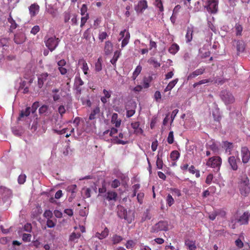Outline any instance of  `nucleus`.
<instances>
[{
  "label": "nucleus",
  "instance_id": "27",
  "mask_svg": "<svg viewBox=\"0 0 250 250\" xmlns=\"http://www.w3.org/2000/svg\"><path fill=\"white\" fill-rule=\"evenodd\" d=\"M167 229V222L164 221H160L157 223V229L160 230H166Z\"/></svg>",
  "mask_w": 250,
  "mask_h": 250
},
{
  "label": "nucleus",
  "instance_id": "12",
  "mask_svg": "<svg viewBox=\"0 0 250 250\" xmlns=\"http://www.w3.org/2000/svg\"><path fill=\"white\" fill-rule=\"evenodd\" d=\"M241 154L242 157V162L243 163H247L250 158V152L248 148L246 147H242L241 148Z\"/></svg>",
  "mask_w": 250,
  "mask_h": 250
},
{
  "label": "nucleus",
  "instance_id": "7",
  "mask_svg": "<svg viewBox=\"0 0 250 250\" xmlns=\"http://www.w3.org/2000/svg\"><path fill=\"white\" fill-rule=\"evenodd\" d=\"M249 221V216L248 213L244 212V214L241 216L239 218L231 219V223L235 224L238 223L240 225H245L248 223Z\"/></svg>",
  "mask_w": 250,
  "mask_h": 250
},
{
  "label": "nucleus",
  "instance_id": "36",
  "mask_svg": "<svg viewBox=\"0 0 250 250\" xmlns=\"http://www.w3.org/2000/svg\"><path fill=\"white\" fill-rule=\"evenodd\" d=\"M123 237L117 234L113 235L112 237V243L114 245L119 243L123 240Z\"/></svg>",
  "mask_w": 250,
  "mask_h": 250
},
{
  "label": "nucleus",
  "instance_id": "33",
  "mask_svg": "<svg viewBox=\"0 0 250 250\" xmlns=\"http://www.w3.org/2000/svg\"><path fill=\"white\" fill-rule=\"evenodd\" d=\"M178 81V79H175V80L169 82L166 88L165 89V92L171 90L177 83Z\"/></svg>",
  "mask_w": 250,
  "mask_h": 250
},
{
  "label": "nucleus",
  "instance_id": "22",
  "mask_svg": "<svg viewBox=\"0 0 250 250\" xmlns=\"http://www.w3.org/2000/svg\"><path fill=\"white\" fill-rule=\"evenodd\" d=\"M234 28L235 31V35L236 36L240 37L242 35L243 27L242 24L239 22L236 23Z\"/></svg>",
  "mask_w": 250,
  "mask_h": 250
},
{
  "label": "nucleus",
  "instance_id": "38",
  "mask_svg": "<svg viewBox=\"0 0 250 250\" xmlns=\"http://www.w3.org/2000/svg\"><path fill=\"white\" fill-rule=\"evenodd\" d=\"M207 148H209L214 152H217L218 151V146L212 141L209 142L208 144V145Z\"/></svg>",
  "mask_w": 250,
  "mask_h": 250
},
{
  "label": "nucleus",
  "instance_id": "23",
  "mask_svg": "<svg viewBox=\"0 0 250 250\" xmlns=\"http://www.w3.org/2000/svg\"><path fill=\"white\" fill-rule=\"evenodd\" d=\"M118 115L117 113H113L111 117V123L115 124L116 127H118L120 126L121 123V120L118 119Z\"/></svg>",
  "mask_w": 250,
  "mask_h": 250
},
{
  "label": "nucleus",
  "instance_id": "26",
  "mask_svg": "<svg viewBox=\"0 0 250 250\" xmlns=\"http://www.w3.org/2000/svg\"><path fill=\"white\" fill-rule=\"evenodd\" d=\"M100 112V109L99 107H95L91 112L89 116V120H92L96 118L97 115H99Z\"/></svg>",
  "mask_w": 250,
  "mask_h": 250
},
{
  "label": "nucleus",
  "instance_id": "52",
  "mask_svg": "<svg viewBox=\"0 0 250 250\" xmlns=\"http://www.w3.org/2000/svg\"><path fill=\"white\" fill-rule=\"evenodd\" d=\"M39 103L38 102H34L32 105V107H30V110H31V112H32V113H34L37 108L39 107Z\"/></svg>",
  "mask_w": 250,
  "mask_h": 250
},
{
  "label": "nucleus",
  "instance_id": "20",
  "mask_svg": "<svg viewBox=\"0 0 250 250\" xmlns=\"http://www.w3.org/2000/svg\"><path fill=\"white\" fill-rule=\"evenodd\" d=\"M111 93L112 92L111 91H108L105 89L103 90V94H104V96L101 97V101L104 104L107 103V99L111 97Z\"/></svg>",
  "mask_w": 250,
  "mask_h": 250
},
{
  "label": "nucleus",
  "instance_id": "53",
  "mask_svg": "<svg viewBox=\"0 0 250 250\" xmlns=\"http://www.w3.org/2000/svg\"><path fill=\"white\" fill-rule=\"evenodd\" d=\"M64 22H67L70 19V13L69 11H65L63 15Z\"/></svg>",
  "mask_w": 250,
  "mask_h": 250
},
{
  "label": "nucleus",
  "instance_id": "2",
  "mask_svg": "<svg viewBox=\"0 0 250 250\" xmlns=\"http://www.w3.org/2000/svg\"><path fill=\"white\" fill-rule=\"evenodd\" d=\"M118 132L117 129L112 128L110 130H106L103 132V138L105 141L111 140L110 137H113L112 142L116 144L125 145L127 143V141H124L118 139L117 136H115Z\"/></svg>",
  "mask_w": 250,
  "mask_h": 250
},
{
  "label": "nucleus",
  "instance_id": "21",
  "mask_svg": "<svg viewBox=\"0 0 250 250\" xmlns=\"http://www.w3.org/2000/svg\"><path fill=\"white\" fill-rule=\"evenodd\" d=\"M113 51V45L110 41H106L105 43L104 51L106 55H109Z\"/></svg>",
  "mask_w": 250,
  "mask_h": 250
},
{
  "label": "nucleus",
  "instance_id": "45",
  "mask_svg": "<svg viewBox=\"0 0 250 250\" xmlns=\"http://www.w3.org/2000/svg\"><path fill=\"white\" fill-rule=\"evenodd\" d=\"M213 82V81L212 80H211L210 79L202 80L200 81L199 82H198L197 83H195L193 85V86L194 87H195L196 86H198L199 85H201V84H205L206 83H209V82Z\"/></svg>",
  "mask_w": 250,
  "mask_h": 250
},
{
  "label": "nucleus",
  "instance_id": "62",
  "mask_svg": "<svg viewBox=\"0 0 250 250\" xmlns=\"http://www.w3.org/2000/svg\"><path fill=\"white\" fill-rule=\"evenodd\" d=\"M107 36V34L105 32H103L100 33L99 35V40L103 42Z\"/></svg>",
  "mask_w": 250,
  "mask_h": 250
},
{
  "label": "nucleus",
  "instance_id": "64",
  "mask_svg": "<svg viewBox=\"0 0 250 250\" xmlns=\"http://www.w3.org/2000/svg\"><path fill=\"white\" fill-rule=\"evenodd\" d=\"M24 230L30 232L32 231V226L30 223H26L24 226Z\"/></svg>",
  "mask_w": 250,
  "mask_h": 250
},
{
  "label": "nucleus",
  "instance_id": "43",
  "mask_svg": "<svg viewBox=\"0 0 250 250\" xmlns=\"http://www.w3.org/2000/svg\"><path fill=\"white\" fill-rule=\"evenodd\" d=\"M170 156L172 160L175 161L179 158L180 153L178 151L174 150L171 152Z\"/></svg>",
  "mask_w": 250,
  "mask_h": 250
},
{
  "label": "nucleus",
  "instance_id": "46",
  "mask_svg": "<svg viewBox=\"0 0 250 250\" xmlns=\"http://www.w3.org/2000/svg\"><path fill=\"white\" fill-rule=\"evenodd\" d=\"M89 19V14H86L85 16H82L81 18V25L80 26L81 27H83L86 22L87 21V20Z\"/></svg>",
  "mask_w": 250,
  "mask_h": 250
},
{
  "label": "nucleus",
  "instance_id": "49",
  "mask_svg": "<svg viewBox=\"0 0 250 250\" xmlns=\"http://www.w3.org/2000/svg\"><path fill=\"white\" fill-rule=\"evenodd\" d=\"M31 235L29 233H23L22 235V240L25 242H30L31 241Z\"/></svg>",
  "mask_w": 250,
  "mask_h": 250
},
{
  "label": "nucleus",
  "instance_id": "61",
  "mask_svg": "<svg viewBox=\"0 0 250 250\" xmlns=\"http://www.w3.org/2000/svg\"><path fill=\"white\" fill-rule=\"evenodd\" d=\"M65 108L64 106L62 105H60L58 108V112L61 115V116H62L65 113Z\"/></svg>",
  "mask_w": 250,
  "mask_h": 250
},
{
  "label": "nucleus",
  "instance_id": "13",
  "mask_svg": "<svg viewBox=\"0 0 250 250\" xmlns=\"http://www.w3.org/2000/svg\"><path fill=\"white\" fill-rule=\"evenodd\" d=\"M49 74L47 73H43L38 76V86L41 88L44 84V82L47 80Z\"/></svg>",
  "mask_w": 250,
  "mask_h": 250
},
{
  "label": "nucleus",
  "instance_id": "55",
  "mask_svg": "<svg viewBox=\"0 0 250 250\" xmlns=\"http://www.w3.org/2000/svg\"><path fill=\"white\" fill-rule=\"evenodd\" d=\"M120 184L121 183L119 180H118V179H115L111 183V187L112 188H115L120 186Z\"/></svg>",
  "mask_w": 250,
  "mask_h": 250
},
{
  "label": "nucleus",
  "instance_id": "35",
  "mask_svg": "<svg viewBox=\"0 0 250 250\" xmlns=\"http://www.w3.org/2000/svg\"><path fill=\"white\" fill-rule=\"evenodd\" d=\"M185 244L190 250H195L196 248L194 241L187 240H186Z\"/></svg>",
  "mask_w": 250,
  "mask_h": 250
},
{
  "label": "nucleus",
  "instance_id": "11",
  "mask_svg": "<svg viewBox=\"0 0 250 250\" xmlns=\"http://www.w3.org/2000/svg\"><path fill=\"white\" fill-rule=\"evenodd\" d=\"M26 40L25 35L22 32L16 33L14 36V42L16 43L19 44L23 43Z\"/></svg>",
  "mask_w": 250,
  "mask_h": 250
},
{
  "label": "nucleus",
  "instance_id": "48",
  "mask_svg": "<svg viewBox=\"0 0 250 250\" xmlns=\"http://www.w3.org/2000/svg\"><path fill=\"white\" fill-rule=\"evenodd\" d=\"M120 55V52L119 51H116L114 52V56L112 59L110 60V62H116Z\"/></svg>",
  "mask_w": 250,
  "mask_h": 250
},
{
  "label": "nucleus",
  "instance_id": "60",
  "mask_svg": "<svg viewBox=\"0 0 250 250\" xmlns=\"http://www.w3.org/2000/svg\"><path fill=\"white\" fill-rule=\"evenodd\" d=\"M144 197V194L143 192H140L137 194V200L140 204H142Z\"/></svg>",
  "mask_w": 250,
  "mask_h": 250
},
{
  "label": "nucleus",
  "instance_id": "8",
  "mask_svg": "<svg viewBox=\"0 0 250 250\" xmlns=\"http://www.w3.org/2000/svg\"><path fill=\"white\" fill-rule=\"evenodd\" d=\"M221 164V159L219 157L210 158L207 162V165L212 167H218Z\"/></svg>",
  "mask_w": 250,
  "mask_h": 250
},
{
  "label": "nucleus",
  "instance_id": "18",
  "mask_svg": "<svg viewBox=\"0 0 250 250\" xmlns=\"http://www.w3.org/2000/svg\"><path fill=\"white\" fill-rule=\"evenodd\" d=\"M246 44L243 40H238L236 42V49L238 53H242L245 50Z\"/></svg>",
  "mask_w": 250,
  "mask_h": 250
},
{
  "label": "nucleus",
  "instance_id": "37",
  "mask_svg": "<svg viewBox=\"0 0 250 250\" xmlns=\"http://www.w3.org/2000/svg\"><path fill=\"white\" fill-rule=\"evenodd\" d=\"M81 234L79 232H72L69 236V241L73 242L75 241L76 240H77L81 237Z\"/></svg>",
  "mask_w": 250,
  "mask_h": 250
},
{
  "label": "nucleus",
  "instance_id": "40",
  "mask_svg": "<svg viewBox=\"0 0 250 250\" xmlns=\"http://www.w3.org/2000/svg\"><path fill=\"white\" fill-rule=\"evenodd\" d=\"M142 70V67L140 65H139L136 68L135 71L133 73V75L132 76V78L133 80H135L138 75L141 73Z\"/></svg>",
  "mask_w": 250,
  "mask_h": 250
},
{
  "label": "nucleus",
  "instance_id": "14",
  "mask_svg": "<svg viewBox=\"0 0 250 250\" xmlns=\"http://www.w3.org/2000/svg\"><path fill=\"white\" fill-rule=\"evenodd\" d=\"M237 161H238L239 162H240L239 158H238L237 160L234 156H230L228 158L229 164L231 167V168L234 171H236L238 169Z\"/></svg>",
  "mask_w": 250,
  "mask_h": 250
},
{
  "label": "nucleus",
  "instance_id": "58",
  "mask_svg": "<svg viewBox=\"0 0 250 250\" xmlns=\"http://www.w3.org/2000/svg\"><path fill=\"white\" fill-rule=\"evenodd\" d=\"M40 28L39 26L38 25H35L34 26L31 30V33L33 34V35H36L37 33H38L40 31Z\"/></svg>",
  "mask_w": 250,
  "mask_h": 250
},
{
  "label": "nucleus",
  "instance_id": "34",
  "mask_svg": "<svg viewBox=\"0 0 250 250\" xmlns=\"http://www.w3.org/2000/svg\"><path fill=\"white\" fill-rule=\"evenodd\" d=\"M212 115L214 118V120L215 121L219 122L221 116L220 115V113L219 112V110L218 108H216L214 110V111H213L212 112Z\"/></svg>",
  "mask_w": 250,
  "mask_h": 250
},
{
  "label": "nucleus",
  "instance_id": "47",
  "mask_svg": "<svg viewBox=\"0 0 250 250\" xmlns=\"http://www.w3.org/2000/svg\"><path fill=\"white\" fill-rule=\"evenodd\" d=\"M26 176L25 174H21L19 175L18 179L19 184H23L26 181Z\"/></svg>",
  "mask_w": 250,
  "mask_h": 250
},
{
  "label": "nucleus",
  "instance_id": "32",
  "mask_svg": "<svg viewBox=\"0 0 250 250\" xmlns=\"http://www.w3.org/2000/svg\"><path fill=\"white\" fill-rule=\"evenodd\" d=\"M152 78L151 76L145 77L143 79V86L145 88L149 87V83L151 82Z\"/></svg>",
  "mask_w": 250,
  "mask_h": 250
},
{
  "label": "nucleus",
  "instance_id": "29",
  "mask_svg": "<svg viewBox=\"0 0 250 250\" xmlns=\"http://www.w3.org/2000/svg\"><path fill=\"white\" fill-rule=\"evenodd\" d=\"M7 20L11 24L10 26V30H14L17 27V24L16 23L15 21L13 19L11 13L9 14Z\"/></svg>",
  "mask_w": 250,
  "mask_h": 250
},
{
  "label": "nucleus",
  "instance_id": "50",
  "mask_svg": "<svg viewBox=\"0 0 250 250\" xmlns=\"http://www.w3.org/2000/svg\"><path fill=\"white\" fill-rule=\"evenodd\" d=\"M81 14L82 16H85L86 14H88L87 13V7L86 4H83L81 8Z\"/></svg>",
  "mask_w": 250,
  "mask_h": 250
},
{
  "label": "nucleus",
  "instance_id": "3",
  "mask_svg": "<svg viewBox=\"0 0 250 250\" xmlns=\"http://www.w3.org/2000/svg\"><path fill=\"white\" fill-rule=\"evenodd\" d=\"M220 97L225 104H232L235 99L232 93L227 90H223L220 92Z\"/></svg>",
  "mask_w": 250,
  "mask_h": 250
},
{
  "label": "nucleus",
  "instance_id": "41",
  "mask_svg": "<svg viewBox=\"0 0 250 250\" xmlns=\"http://www.w3.org/2000/svg\"><path fill=\"white\" fill-rule=\"evenodd\" d=\"M48 106L47 105H42L39 109L40 114H45L48 113Z\"/></svg>",
  "mask_w": 250,
  "mask_h": 250
},
{
  "label": "nucleus",
  "instance_id": "16",
  "mask_svg": "<svg viewBox=\"0 0 250 250\" xmlns=\"http://www.w3.org/2000/svg\"><path fill=\"white\" fill-rule=\"evenodd\" d=\"M40 6L36 3L32 4L29 7L31 17H35L39 12Z\"/></svg>",
  "mask_w": 250,
  "mask_h": 250
},
{
  "label": "nucleus",
  "instance_id": "24",
  "mask_svg": "<svg viewBox=\"0 0 250 250\" xmlns=\"http://www.w3.org/2000/svg\"><path fill=\"white\" fill-rule=\"evenodd\" d=\"M109 233L108 229L105 227L104 230L101 233L97 232L96 233V237L100 239H103L106 237Z\"/></svg>",
  "mask_w": 250,
  "mask_h": 250
},
{
  "label": "nucleus",
  "instance_id": "31",
  "mask_svg": "<svg viewBox=\"0 0 250 250\" xmlns=\"http://www.w3.org/2000/svg\"><path fill=\"white\" fill-rule=\"evenodd\" d=\"M193 30L192 28L188 27L187 28V34L186 35V41L187 42H190L192 39Z\"/></svg>",
  "mask_w": 250,
  "mask_h": 250
},
{
  "label": "nucleus",
  "instance_id": "5",
  "mask_svg": "<svg viewBox=\"0 0 250 250\" xmlns=\"http://www.w3.org/2000/svg\"><path fill=\"white\" fill-rule=\"evenodd\" d=\"M60 42V40L58 38H56V36H53L46 40L45 43L48 49L52 51L58 46Z\"/></svg>",
  "mask_w": 250,
  "mask_h": 250
},
{
  "label": "nucleus",
  "instance_id": "42",
  "mask_svg": "<svg viewBox=\"0 0 250 250\" xmlns=\"http://www.w3.org/2000/svg\"><path fill=\"white\" fill-rule=\"evenodd\" d=\"M232 144L231 143L228 142L227 141L224 142L223 147L225 148L227 152H230L232 148Z\"/></svg>",
  "mask_w": 250,
  "mask_h": 250
},
{
  "label": "nucleus",
  "instance_id": "54",
  "mask_svg": "<svg viewBox=\"0 0 250 250\" xmlns=\"http://www.w3.org/2000/svg\"><path fill=\"white\" fill-rule=\"evenodd\" d=\"M174 141V136H173V131H170L168 136L167 137V142L169 144H171L173 143Z\"/></svg>",
  "mask_w": 250,
  "mask_h": 250
},
{
  "label": "nucleus",
  "instance_id": "51",
  "mask_svg": "<svg viewBox=\"0 0 250 250\" xmlns=\"http://www.w3.org/2000/svg\"><path fill=\"white\" fill-rule=\"evenodd\" d=\"M43 216L44 218H46L47 219H49L53 217V213L51 210H46L44 211Z\"/></svg>",
  "mask_w": 250,
  "mask_h": 250
},
{
  "label": "nucleus",
  "instance_id": "57",
  "mask_svg": "<svg viewBox=\"0 0 250 250\" xmlns=\"http://www.w3.org/2000/svg\"><path fill=\"white\" fill-rule=\"evenodd\" d=\"M189 171L190 172L192 173V174H194L195 173H196V176L197 177H199L200 176V173H199V171H195V168H194V167L193 166H191L189 168Z\"/></svg>",
  "mask_w": 250,
  "mask_h": 250
},
{
  "label": "nucleus",
  "instance_id": "10",
  "mask_svg": "<svg viewBox=\"0 0 250 250\" xmlns=\"http://www.w3.org/2000/svg\"><path fill=\"white\" fill-rule=\"evenodd\" d=\"M104 200H106L109 202H116L118 199V194L113 191H108L106 194L103 196Z\"/></svg>",
  "mask_w": 250,
  "mask_h": 250
},
{
  "label": "nucleus",
  "instance_id": "28",
  "mask_svg": "<svg viewBox=\"0 0 250 250\" xmlns=\"http://www.w3.org/2000/svg\"><path fill=\"white\" fill-rule=\"evenodd\" d=\"M179 50V46L176 43H172L168 49V51L172 54H175Z\"/></svg>",
  "mask_w": 250,
  "mask_h": 250
},
{
  "label": "nucleus",
  "instance_id": "9",
  "mask_svg": "<svg viewBox=\"0 0 250 250\" xmlns=\"http://www.w3.org/2000/svg\"><path fill=\"white\" fill-rule=\"evenodd\" d=\"M209 45L205 44L202 48L199 50L198 57L200 58H206L209 56L210 52L209 51Z\"/></svg>",
  "mask_w": 250,
  "mask_h": 250
},
{
  "label": "nucleus",
  "instance_id": "39",
  "mask_svg": "<svg viewBox=\"0 0 250 250\" xmlns=\"http://www.w3.org/2000/svg\"><path fill=\"white\" fill-rule=\"evenodd\" d=\"M59 67V69L60 72L62 75H64L67 73V68L66 64V63H58Z\"/></svg>",
  "mask_w": 250,
  "mask_h": 250
},
{
  "label": "nucleus",
  "instance_id": "44",
  "mask_svg": "<svg viewBox=\"0 0 250 250\" xmlns=\"http://www.w3.org/2000/svg\"><path fill=\"white\" fill-rule=\"evenodd\" d=\"M66 190L73 194L77 192V186L76 185H70L67 187Z\"/></svg>",
  "mask_w": 250,
  "mask_h": 250
},
{
  "label": "nucleus",
  "instance_id": "25",
  "mask_svg": "<svg viewBox=\"0 0 250 250\" xmlns=\"http://www.w3.org/2000/svg\"><path fill=\"white\" fill-rule=\"evenodd\" d=\"M118 216L121 218H124L127 220L128 223H131V220H129L127 216L126 210L124 208H122L119 212L118 213Z\"/></svg>",
  "mask_w": 250,
  "mask_h": 250
},
{
  "label": "nucleus",
  "instance_id": "15",
  "mask_svg": "<svg viewBox=\"0 0 250 250\" xmlns=\"http://www.w3.org/2000/svg\"><path fill=\"white\" fill-rule=\"evenodd\" d=\"M147 7V1L146 0H142L139 1L138 5L135 7V10L137 13H142Z\"/></svg>",
  "mask_w": 250,
  "mask_h": 250
},
{
  "label": "nucleus",
  "instance_id": "6",
  "mask_svg": "<svg viewBox=\"0 0 250 250\" xmlns=\"http://www.w3.org/2000/svg\"><path fill=\"white\" fill-rule=\"evenodd\" d=\"M208 11L211 13H216L218 10V0H208Z\"/></svg>",
  "mask_w": 250,
  "mask_h": 250
},
{
  "label": "nucleus",
  "instance_id": "1",
  "mask_svg": "<svg viewBox=\"0 0 250 250\" xmlns=\"http://www.w3.org/2000/svg\"><path fill=\"white\" fill-rule=\"evenodd\" d=\"M118 132L117 129L112 128L110 130H106L103 132V138L105 141L111 140L110 137H113L112 142L116 144L125 145L127 143V141H124L118 139L117 136H115Z\"/></svg>",
  "mask_w": 250,
  "mask_h": 250
},
{
  "label": "nucleus",
  "instance_id": "4",
  "mask_svg": "<svg viewBox=\"0 0 250 250\" xmlns=\"http://www.w3.org/2000/svg\"><path fill=\"white\" fill-rule=\"evenodd\" d=\"M239 190L241 194L244 197L247 196L250 193V187L249 179L247 176L241 182L239 185Z\"/></svg>",
  "mask_w": 250,
  "mask_h": 250
},
{
  "label": "nucleus",
  "instance_id": "63",
  "mask_svg": "<svg viewBox=\"0 0 250 250\" xmlns=\"http://www.w3.org/2000/svg\"><path fill=\"white\" fill-rule=\"evenodd\" d=\"M83 83V82L80 78L76 79L75 82V86H82Z\"/></svg>",
  "mask_w": 250,
  "mask_h": 250
},
{
  "label": "nucleus",
  "instance_id": "19",
  "mask_svg": "<svg viewBox=\"0 0 250 250\" xmlns=\"http://www.w3.org/2000/svg\"><path fill=\"white\" fill-rule=\"evenodd\" d=\"M205 71V68L203 67L200 68L196 70L195 71H193L192 73L190 74L188 77L187 79L188 80L191 79L192 78H194L196 77V76L202 74Z\"/></svg>",
  "mask_w": 250,
  "mask_h": 250
},
{
  "label": "nucleus",
  "instance_id": "56",
  "mask_svg": "<svg viewBox=\"0 0 250 250\" xmlns=\"http://www.w3.org/2000/svg\"><path fill=\"white\" fill-rule=\"evenodd\" d=\"M56 225V223L51 219H47L46 221V226L49 228H54Z\"/></svg>",
  "mask_w": 250,
  "mask_h": 250
},
{
  "label": "nucleus",
  "instance_id": "59",
  "mask_svg": "<svg viewBox=\"0 0 250 250\" xmlns=\"http://www.w3.org/2000/svg\"><path fill=\"white\" fill-rule=\"evenodd\" d=\"M167 201L169 206H171L174 203V202L173 198H172V196L170 194H168L167 195Z\"/></svg>",
  "mask_w": 250,
  "mask_h": 250
},
{
  "label": "nucleus",
  "instance_id": "30",
  "mask_svg": "<svg viewBox=\"0 0 250 250\" xmlns=\"http://www.w3.org/2000/svg\"><path fill=\"white\" fill-rule=\"evenodd\" d=\"M31 113L30 107H27L25 110H21L20 112L19 120L24 117H28Z\"/></svg>",
  "mask_w": 250,
  "mask_h": 250
},
{
  "label": "nucleus",
  "instance_id": "17",
  "mask_svg": "<svg viewBox=\"0 0 250 250\" xmlns=\"http://www.w3.org/2000/svg\"><path fill=\"white\" fill-rule=\"evenodd\" d=\"M131 126L134 130V133L136 135L142 134L143 130L141 127H140V123L138 122H135L131 124Z\"/></svg>",
  "mask_w": 250,
  "mask_h": 250
}]
</instances>
